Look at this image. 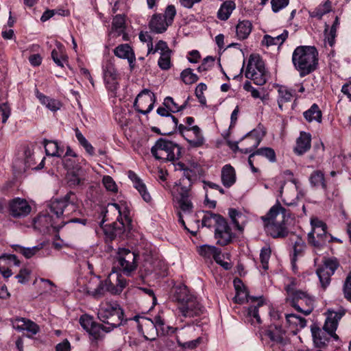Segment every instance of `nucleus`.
I'll use <instances>...</instances> for the list:
<instances>
[{
    "instance_id": "obj_1",
    "label": "nucleus",
    "mask_w": 351,
    "mask_h": 351,
    "mask_svg": "<svg viewBox=\"0 0 351 351\" xmlns=\"http://www.w3.org/2000/svg\"><path fill=\"white\" fill-rule=\"evenodd\" d=\"M75 199V193L69 192L62 198L51 200L48 206L49 213L47 215L39 216L38 223L47 231H50L51 229L58 231L70 222L79 223L85 226L87 223L86 219H69V216L76 210Z\"/></svg>"
},
{
    "instance_id": "obj_2",
    "label": "nucleus",
    "mask_w": 351,
    "mask_h": 351,
    "mask_svg": "<svg viewBox=\"0 0 351 351\" xmlns=\"http://www.w3.org/2000/svg\"><path fill=\"white\" fill-rule=\"evenodd\" d=\"M104 219L100 226L106 238L112 241L117 238H122L125 228L130 225L132 220L129 216L130 212L124 207L123 209L118 204L110 203L102 211Z\"/></svg>"
},
{
    "instance_id": "obj_3",
    "label": "nucleus",
    "mask_w": 351,
    "mask_h": 351,
    "mask_svg": "<svg viewBox=\"0 0 351 351\" xmlns=\"http://www.w3.org/2000/svg\"><path fill=\"white\" fill-rule=\"evenodd\" d=\"M178 169L183 171V175L179 183L173 189V195L179 208L184 213H190L193 209V204L190 199L191 187L196 180L197 175L194 170L185 167L181 162L173 163Z\"/></svg>"
},
{
    "instance_id": "obj_4",
    "label": "nucleus",
    "mask_w": 351,
    "mask_h": 351,
    "mask_svg": "<svg viewBox=\"0 0 351 351\" xmlns=\"http://www.w3.org/2000/svg\"><path fill=\"white\" fill-rule=\"evenodd\" d=\"M326 315V319L322 329L316 326H311L313 342L317 348H321L326 346L330 338H332L335 341L339 339L335 331L338 327L339 320L345 315V311L340 310L336 312L328 309Z\"/></svg>"
},
{
    "instance_id": "obj_5",
    "label": "nucleus",
    "mask_w": 351,
    "mask_h": 351,
    "mask_svg": "<svg viewBox=\"0 0 351 351\" xmlns=\"http://www.w3.org/2000/svg\"><path fill=\"white\" fill-rule=\"evenodd\" d=\"M292 62L300 76L303 77L317 69L318 51L313 46H298L293 52Z\"/></svg>"
},
{
    "instance_id": "obj_6",
    "label": "nucleus",
    "mask_w": 351,
    "mask_h": 351,
    "mask_svg": "<svg viewBox=\"0 0 351 351\" xmlns=\"http://www.w3.org/2000/svg\"><path fill=\"white\" fill-rule=\"evenodd\" d=\"M286 209L279 202L273 206L265 216L261 217L265 232L273 238H284L288 230L284 223Z\"/></svg>"
},
{
    "instance_id": "obj_7",
    "label": "nucleus",
    "mask_w": 351,
    "mask_h": 351,
    "mask_svg": "<svg viewBox=\"0 0 351 351\" xmlns=\"http://www.w3.org/2000/svg\"><path fill=\"white\" fill-rule=\"evenodd\" d=\"M236 291V295L233 300L235 303L243 304L250 302L251 304L247 308V315L256 320V324H261L259 315V308L264 305V299L262 296H250L241 279L237 278L233 281Z\"/></svg>"
},
{
    "instance_id": "obj_8",
    "label": "nucleus",
    "mask_w": 351,
    "mask_h": 351,
    "mask_svg": "<svg viewBox=\"0 0 351 351\" xmlns=\"http://www.w3.org/2000/svg\"><path fill=\"white\" fill-rule=\"evenodd\" d=\"M151 153L156 160L175 162L181 156V147L171 141L160 138L152 147Z\"/></svg>"
},
{
    "instance_id": "obj_9",
    "label": "nucleus",
    "mask_w": 351,
    "mask_h": 351,
    "mask_svg": "<svg viewBox=\"0 0 351 351\" xmlns=\"http://www.w3.org/2000/svg\"><path fill=\"white\" fill-rule=\"evenodd\" d=\"M289 298L290 304L298 312L302 313L305 315H309L314 308V298L309 294L300 290H295L291 286L286 289Z\"/></svg>"
},
{
    "instance_id": "obj_10",
    "label": "nucleus",
    "mask_w": 351,
    "mask_h": 351,
    "mask_svg": "<svg viewBox=\"0 0 351 351\" xmlns=\"http://www.w3.org/2000/svg\"><path fill=\"white\" fill-rule=\"evenodd\" d=\"M245 75L258 86L264 85L267 82L265 65L258 56H250Z\"/></svg>"
},
{
    "instance_id": "obj_11",
    "label": "nucleus",
    "mask_w": 351,
    "mask_h": 351,
    "mask_svg": "<svg viewBox=\"0 0 351 351\" xmlns=\"http://www.w3.org/2000/svg\"><path fill=\"white\" fill-rule=\"evenodd\" d=\"M137 255L126 248H119L117 258L123 272L130 276L131 274L136 270L137 267L136 262Z\"/></svg>"
},
{
    "instance_id": "obj_12",
    "label": "nucleus",
    "mask_w": 351,
    "mask_h": 351,
    "mask_svg": "<svg viewBox=\"0 0 351 351\" xmlns=\"http://www.w3.org/2000/svg\"><path fill=\"white\" fill-rule=\"evenodd\" d=\"M155 101L154 93L148 89H144L135 99L134 108L138 112L147 114L152 110Z\"/></svg>"
},
{
    "instance_id": "obj_13",
    "label": "nucleus",
    "mask_w": 351,
    "mask_h": 351,
    "mask_svg": "<svg viewBox=\"0 0 351 351\" xmlns=\"http://www.w3.org/2000/svg\"><path fill=\"white\" fill-rule=\"evenodd\" d=\"M84 291L95 299L104 297L108 291L106 279L103 280L99 276H90L84 285Z\"/></svg>"
},
{
    "instance_id": "obj_14",
    "label": "nucleus",
    "mask_w": 351,
    "mask_h": 351,
    "mask_svg": "<svg viewBox=\"0 0 351 351\" xmlns=\"http://www.w3.org/2000/svg\"><path fill=\"white\" fill-rule=\"evenodd\" d=\"M235 235L224 217H221L215 229V238L217 243L226 246L232 243Z\"/></svg>"
},
{
    "instance_id": "obj_15",
    "label": "nucleus",
    "mask_w": 351,
    "mask_h": 351,
    "mask_svg": "<svg viewBox=\"0 0 351 351\" xmlns=\"http://www.w3.org/2000/svg\"><path fill=\"white\" fill-rule=\"evenodd\" d=\"M31 210L32 207L25 199L16 197L8 203V211L13 218H24L31 213Z\"/></svg>"
},
{
    "instance_id": "obj_16",
    "label": "nucleus",
    "mask_w": 351,
    "mask_h": 351,
    "mask_svg": "<svg viewBox=\"0 0 351 351\" xmlns=\"http://www.w3.org/2000/svg\"><path fill=\"white\" fill-rule=\"evenodd\" d=\"M338 266L339 263L336 258H327L324 265L317 269V274L324 289L329 285L330 277L335 274Z\"/></svg>"
},
{
    "instance_id": "obj_17",
    "label": "nucleus",
    "mask_w": 351,
    "mask_h": 351,
    "mask_svg": "<svg viewBox=\"0 0 351 351\" xmlns=\"http://www.w3.org/2000/svg\"><path fill=\"white\" fill-rule=\"evenodd\" d=\"M178 310L183 317H193L202 315L204 309L194 295L186 303L179 305Z\"/></svg>"
},
{
    "instance_id": "obj_18",
    "label": "nucleus",
    "mask_w": 351,
    "mask_h": 351,
    "mask_svg": "<svg viewBox=\"0 0 351 351\" xmlns=\"http://www.w3.org/2000/svg\"><path fill=\"white\" fill-rule=\"evenodd\" d=\"M265 335L273 343L272 345H276L282 347L287 345L289 342V339L286 336V332L280 325H271L266 330Z\"/></svg>"
},
{
    "instance_id": "obj_19",
    "label": "nucleus",
    "mask_w": 351,
    "mask_h": 351,
    "mask_svg": "<svg viewBox=\"0 0 351 351\" xmlns=\"http://www.w3.org/2000/svg\"><path fill=\"white\" fill-rule=\"evenodd\" d=\"M106 287L108 288L107 292L111 294H119L122 292L123 289L126 287L127 280L121 274L112 272L109 274L106 279Z\"/></svg>"
},
{
    "instance_id": "obj_20",
    "label": "nucleus",
    "mask_w": 351,
    "mask_h": 351,
    "mask_svg": "<svg viewBox=\"0 0 351 351\" xmlns=\"http://www.w3.org/2000/svg\"><path fill=\"white\" fill-rule=\"evenodd\" d=\"M333 237L327 233V228H321L315 232H310L308 234V242L316 249L319 250L333 241Z\"/></svg>"
},
{
    "instance_id": "obj_21",
    "label": "nucleus",
    "mask_w": 351,
    "mask_h": 351,
    "mask_svg": "<svg viewBox=\"0 0 351 351\" xmlns=\"http://www.w3.org/2000/svg\"><path fill=\"white\" fill-rule=\"evenodd\" d=\"M13 327L19 331L26 330L29 332L31 335H36L40 330L39 326L36 323L30 319L23 317L15 319L13 322Z\"/></svg>"
},
{
    "instance_id": "obj_22",
    "label": "nucleus",
    "mask_w": 351,
    "mask_h": 351,
    "mask_svg": "<svg viewBox=\"0 0 351 351\" xmlns=\"http://www.w3.org/2000/svg\"><path fill=\"white\" fill-rule=\"evenodd\" d=\"M311 147V135L310 133L301 132L296 140V145L293 149L294 152L302 156L308 152Z\"/></svg>"
},
{
    "instance_id": "obj_23",
    "label": "nucleus",
    "mask_w": 351,
    "mask_h": 351,
    "mask_svg": "<svg viewBox=\"0 0 351 351\" xmlns=\"http://www.w3.org/2000/svg\"><path fill=\"white\" fill-rule=\"evenodd\" d=\"M170 25L161 14H155L152 16L149 22V27L151 32L156 34L165 32Z\"/></svg>"
},
{
    "instance_id": "obj_24",
    "label": "nucleus",
    "mask_w": 351,
    "mask_h": 351,
    "mask_svg": "<svg viewBox=\"0 0 351 351\" xmlns=\"http://www.w3.org/2000/svg\"><path fill=\"white\" fill-rule=\"evenodd\" d=\"M128 173V178L131 180L134 188L138 191L144 201L149 202L152 200V197L147 191L145 184L134 171H129Z\"/></svg>"
},
{
    "instance_id": "obj_25",
    "label": "nucleus",
    "mask_w": 351,
    "mask_h": 351,
    "mask_svg": "<svg viewBox=\"0 0 351 351\" xmlns=\"http://www.w3.org/2000/svg\"><path fill=\"white\" fill-rule=\"evenodd\" d=\"M114 313V316L110 317L105 321H101L103 323L108 325L106 326L104 328L106 332L112 331L114 328L119 327L128 320L127 319H123L124 312L122 308H118Z\"/></svg>"
},
{
    "instance_id": "obj_26",
    "label": "nucleus",
    "mask_w": 351,
    "mask_h": 351,
    "mask_svg": "<svg viewBox=\"0 0 351 351\" xmlns=\"http://www.w3.org/2000/svg\"><path fill=\"white\" fill-rule=\"evenodd\" d=\"M169 110L165 107H159L156 112L158 114H159L161 117H167L168 119L167 120V125L168 127L165 128L166 132L163 133V134H171L176 132L177 126H178V119L173 116L169 112Z\"/></svg>"
},
{
    "instance_id": "obj_27",
    "label": "nucleus",
    "mask_w": 351,
    "mask_h": 351,
    "mask_svg": "<svg viewBox=\"0 0 351 351\" xmlns=\"http://www.w3.org/2000/svg\"><path fill=\"white\" fill-rule=\"evenodd\" d=\"M139 327H144L146 335H144L145 339L149 341H154L160 334L156 328V325L152 322V319L143 317L141 323L138 324Z\"/></svg>"
},
{
    "instance_id": "obj_28",
    "label": "nucleus",
    "mask_w": 351,
    "mask_h": 351,
    "mask_svg": "<svg viewBox=\"0 0 351 351\" xmlns=\"http://www.w3.org/2000/svg\"><path fill=\"white\" fill-rule=\"evenodd\" d=\"M118 308H121L117 302H106L98 311V318L100 321H105L110 317L114 316V313L117 312Z\"/></svg>"
},
{
    "instance_id": "obj_29",
    "label": "nucleus",
    "mask_w": 351,
    "mask_h": 351,
    "mask_svg": "<svg viewBox=\"0 0 351 351\" xmlns=\"http://www.w3.org/2000/svg\"><path fill=\"white\" fill-rule=\"evenodd\" d=\"M221 179L223 185L229 188L236 182L234 169L230 165H226L221 169Z\"/></svg>"
},
{
    "instance_id": "obj_30",
    "label": "nucleus",
    "mask_w": 351,
    "mask_h": 351,
    "mask_svg": "<svg viewBox=\"0 0 351 351\" xmlns=\"http://www.w3.org/2000/svg\"><path fill=\"white\" fill-rule=\"evenodd\" d=\"M291 241L293 244V254L291 262L294 264L298 257L303 256L306 249V243L300 237L295 234L291 238Z\"/></svg>"
},
{
    "instance_id": "obj_31",
    "label": "nucleus",
    "mask_w": 351,
    "mask_h": 351,
    "mask_svg": "<svg viewBox=\"0 0 351 351\" xmlns=\"http://www.w3.org/2000/svg\"><path fill=\"white\" fill-rule=\"evenodd\" d=\"M43 144L45 147V153L47 156L62 157L64 149L58 145L57 141L44 139Z\"/></svg>"
},
{
    "instance_id": "obj_32",
    "label": "nucleus",
    "mask_w": 351,
    "mask_h": 351,
    "mask_svg": "<svg viewBox=\"0 0 351 351\" xmlns=\"http://www.w3.org/2000/svg\"><path fill=\"white\" fill-rule=\"evenodd\" d=\"M194 296L186 286L180 285L175 288L173 299L179 303V305L186 303L188 300Z\"/></svg>"
},
{
    "instance_id": "obj_33",
    "label": "nucleus",
    "mask_w": 351,
    "mask_h": 351,
    "mask_svg": "<svg viewBox=\"0 0 351 351\" xmlns=\"http://www.w3.org/2000/svg\"><path fill=\"white\" fill-rule=\"evenodd\" d=\"M303 116L309 123L316 121L320 123L322 121V112L317 104H313L308 110L304 112Z\"/></svg>"
},
{
    "instance_id": "obj_34",
    "label": "nucleus",
    "mask_w": 351,
    "mask_h": 351,
    "mask_svg": "<svg viewBox=\"0 0 351 351\" xmlns=\"http://www.w3.org/2000/svg\"><path fill=\"white\" fill-rule=\"evenodd\" d=\"M288 36L289 32L286 29H284L282 33L279 35L271 36L266 34L263 36V43L267 47L271 45H281L288 38Z\"/></svg>"
},
{
    "instance_id": "obj_35",
    "label": "nucleus",
    "mask_w": 351,
    "mask_h": 351,
    "mask_svg": "<svg viewBox=\"0 0 351 351\" xmlns=\"http://www.w3.org/2000/svg\"><path fill=\"white\" fill-rule=\"evenodd\" d=\"M36 97L43 105H45L51 111L56 112L60 109L62 106V104L60 101L50 98L38 91L36 93Z\"/></svg>"
},
{
    "instance_id": "obj_36",
    "label": "nucleus",
    "mask_w": 351,
    "mask_h": 351,
    "mask_svg": "<svg viewBox=\"0 0 351 351\" xmlns=\"http://www.w3.org/2000/svg\"><path fill=\"white\" fill-rule=\"evenodd\" d=\"M245 138L248 141V145H250L249 147L242 148L240 152L243 154H251L261 143V138L256 134L254 131H251L247 133L245 136Z\"/></svg>"
},
{
    "instance_id": "obj_37",
    "label": "nucleus",
    "mask_w": 351,
    "mask_h": 351,
    "mask_svg": "<svg viewBox=\"0 0 351 351\" xmlns=\"http://www.w3.org/2000/svg\"><path fill=\"white\" fill-rule=\"evenodd\" d=\"M189 132H192L193 138H186L189 145L193 147H199L204 143V138L201 132L200 128L197 125L189 127Z\"/></svg>"
},
{
    "instance_id": "obj_38",
    "label": "nucleus",
    "mask_w": 351,
    "mask_h": 351,
    "mask_svg": "<svg viewBox=\"0 0 351 351\" xmlns=\"http://www.w3.org/2000/svg\"><path fill=\"white\" fill-rule=\"evenodd\" d=\"M252 29V24L248 20L239 21L236 27L237 36L240 40L246 39Z\"/></svg>"
},
{
    "instance_id": "obj_39",
    "label": "nucleus",
    "mask_w": 351,
    "mask_h": 351,
    "mask_svg": "<svg viewBox=\"0 0 351 351\" xmlns=\"http://www.w3.org/2000/svg\"><path fill=\"white\" fill-rule=\"evenodd\" d=\"M22 161L19 160H16L13 165V168L15 171L18 173H22L25 172L28 169H33L34 165V159L32 158L30 151L25 152V159L24 160V165L23 167H21L19 163H21Z\"/></svg>"
},
{
    "instance_id": "obj_40",
    "label": "nucleus",
    "mask_w": 351,
    "mask_h": 351,
    "mask_svg": "<svg viewBox=\"0 0 351 351\" xmlns=\"http://www.w3.org/2000/svg\"><path fill=\"white\" fill-rule=\"evenodd\" d=\"M51 58L58 66L61 67L64 66V63L66 62V57L64 52V47L61 43H58L56 48L52 50Z\"/></svg>"
},
{
    "instance_id": "obj_41",
    "label": "nucleus",
    "mask_w": 351,
    "mask_h": 351,
    "mask_svg": "<svg viewBox=\"0 0 351 351\" xmlns=\"http://www.w3.org/2000/svg\"><path fill=\"white\" fill-rule=\"evenodd\" d=\"M5 260H7L9 262V263H13L14 265L16 266L19 265L20 261L14 254L0 257V272L5 278H8L12 276V273L9 268H6L5 266L1 265V261H4Z\"/></svg>"
},
{
    "instance_id": "obj_42",
    "label": "nucleus",
    "mask_w": 351,
    "mask_h": 351,
    "mask_svg": "<svg viewBox=\"0 0 351 351\" xmlns=\"http://www.w3.org/2000/svg\"><path fill=\"white\" fill-rule=\"evenodd\" d=\"M309 181L311 184L313 186L321 187L324 190L327 189L324 174L322 171H314L309 178Z\"/></svg>"
},
{
    "instance_id": "obj_43",
    "label": "nucleus",
    "mask_w": 351,
    "mask_h": 351,
    "mask_svg": "<svg viewBox=\"0 0 351 351\" xmlns=\"http://www.w3.org/2000/svg\"><path fill=\"white\" fill-rule=\"evenodd\" d=\"M234 8L235 4L233 1H228L224 2L217 12V17L222 21L227 20Z\"/></svg>"
},
{
    "instance_id": "obj_44",
    "label": "nucleus",
    "mask_w": 351,
    "mask_h": 351,
    "mask_svg": "<svg viewBox=\"0 0 351 351\" xmlns=\"http://www.w3.org/2000/svg\"><path fill=\"white\" fill-rule=\"evenodd\" d=\"M104 78L119 77V73L112 59L107 60L103 64Z\"/></svg>"
},
{
    "instance_id": "obj_45",
    "label": "nucleus",
    "mask_w": 351,
    "mask_h": 351,
    "mask_svg": "<svg viewBox=\"0 0 351 351\" xmlns=\"http://www.w3.org/2000/svg\"><path fill=\"white\" fill-rule=\"evenodd\" d=\"M105 326L99 323L95 322L94 324L89 328L87 332L89 334L91 340L98 341L104 337L105 335Z\"/></svg>"
},
{
    "instance_id": "obj_46",
    "label": "nucleus",
    "mask_w": 351,
    "mask_h": 351,
    "mask_svg": "<svg viewBox=\"0 0 351 351\" xmlns=\"http://www.w3.org/2000/svg\"><path fill=\"white\" fill-rule=\"evenodd\" d=\"M221 217L222 216L219 214H215L210 211H206L204 213L202 219V226L208 228H210L212 226L216 227Z\"/></svg>"
},
{
    "instance_id": "obj_47",
    "label": "nucleus",
    "mask_w": 351,
    "mask_h": 351,
    "mask_svg": "<svg viewBox=\"0 0 351 351\" xmlns=\"http://www.w3.org/2000/svg\"><path fill=\"white\" fill-rule=\"evenodd\" d=\"M286 322L289 326L300 327L303 328L306 326V320L295 314H286Z\"/></svg>"
},
{
    "instance_id": "obj_48",
    "label": "nucleus",
    "mask_w": 351,
    "mask_h": 351,
    "mask_svg": "<svg viewBox=\"0 0 351 351\" xmlns=\"http://www.w3.org/2000/svg\"><path fill=\"white\" fill-rule=\"evenodd\" d=\"M330 10L331 2L327 0L323 4L318 5L313 11L311 12L310 16L313 18L320 19L324 14L328 13Z\"/></svg>"
},
{
    "instance_id": "obj_49",
    "label": "nucleus",
    "mask_w": 351,
    "mask_h": 351,
    "mask_svg": "<svg viewBox=\"0 0 351 351\" xmlns=\"http://www.w3.org/2000/svg\"><path fill=\"white\" fill-rule=\"evenodd\" d=\"M114 53L119 58L127 59L134 53L128 44H121L114 49Z\"/></svg>"
},
{
    "instance_id": "obj_50",
    "label": "nucleus",
    "mask_w": 351,
    "mask_h": 351,
    "mask_svg": "<svg viewBox=\"0 0 351 351\" xmlns=\"http://www.w3.org/2000/svg\"><path fill=\"white\" fill-rule=\"evenodd\" d=\"M75 136L77 139L80 145H82L86 152L90 156L94 155L95 149L92 146V145L87 141V139L84 136L82 132L79 130L78 128H75Z\"/></svg>"
},
{
    "instance_id": "obj_51",
    "label": "nucleus",
    "mask_w": 351,
    "mask_h": 351,
    "mask_svg": "<svg viewBox=\"0 0 351 351\" xmlns=\"http://www.w3.org/2000/svg\"><path fill=\"white\" fill-rule=\"evenodd\" d=\"M125 28V20L124 16L117 14L112 19V29L118 32V35L124 32Z\"/></svg>"
},
{
    "instance_id": "obj_52",
    "label": "nucleus",
    "mask_w": 351,
    "mask_h": 351,
    "mask_svg": "<svg viewBox=\"0 0 351 351\" xmlns=\"http://www.w3.org/2000/svg\"><path fill=\"white\" fill-rule=\"evenodd\" d=\"M293 97L291 90L287 89L285 87H280L278 89V104L280 109L282 108L283 104L290 101Z\"/></svg>"
},
{
    "instance_id": "obj_53",
    "label": "nucleus",
    "mask_w": 351,
    "mask_h": 351,
    "mask_svg": "<svg viewBox=\"0 0 351 351\" xmlns=\"http://www.w3.org/2000/svg\"><path fill=\"white\" fill-rule=\"evenodd\" d=\"M119 78L120 77L104 78L106 88L111 93V95L113 97L117 96V90L119 88Z\"/></svg>"
},
{
    "instance_id": "obj_54",
    "label": "nucleus",
    "mask_w": 351,
    "mask_h": 351,
    "mask_svg": "<svg viewBox=\"0 0 351 351\" xmlns=\"http://www.w3.org/2000/svg\"><path fill=\"white\" fill-rule=\"evenodd\" d=\"M254 153L256 156L258 155L266 158L271 162H274L276 160V153L271 147H261L254 151Z\"/></svg>"
},
{
    "instance_id": "obj_55",
    "label": "nucleus",
    "mask_w": 351,
    "mask_h": 351,
    "mask_svg": "<svg viewBox=\"0 0 351 351\" xmlns=\"http://www.w3.org/2000/svg\"><path fill=\"white\" fill-rule=\"evenodd\" d=\"M180 77L186 84H192L199 80L198 76L189 68L182 71Z\"/></svg>"
},
{
    "instance_id": "obj_56",
    "label": "nucleus",
    "mask_w": 351,
    "mask_h": 351,
    "mask_svg": "<svg viewBox=\"0 0 351 351\" xmlns=\"http://www.w3.org/2000/svg\"><path fill=\"white\" fill-rule=\"evenodd\" d=\"M171 53H160V57L158 59V64L162 70H168L171 67Z\"/></svg>"
},
{
    "instance_id": "obj_57",
    "label": "nucleus",
    "mask_w": 351,
    "mask_h": 351,
    "mask_svg": "<svg viewBox=\"0 0 351 351\" xmlns=\"http://www.w3.org/2000/svg\"><path fill=\"white\" fill-rule=\"evenodd\" d=\"M19 251L21 252L25 258H30L34 255H35L40 249L43 247V245H38L36 246H34L32 247H23L21 246H18Z\"/></svg>"
},
{
    "instance_id": "obj_58",
    "label": "nucleus",
    "mask_w": 351,
    "mask_h": 351,
    "mask_svg": "<svg viewBox=\"0 0 351 351\" xmlns=\"http://www.w3.org/2000/svg\"><path fill=\"white\" fill-rule=\"evenodd\" d=\"M199 254L207 259H211L213 254L216 252V247L214 245H203L199 248Z\"/></svg>"
},
{
    "instance_id": "obj_59",
    "label": "nucleus",
    "mask_w": 351,
    "mask_h": 351,
    "mask_svg": "<svg viewBox=\"0 0 351 351\" xmlns=\"http://www.w3.org/2000/svg\"><path fill=\"white\" fill-rule=\"evenodd\" d=\"M271 256V250L269 247H263L261 250L260 259L262 267L264 270H267L269 267L268 263Z\"/></svg>"
},
{
    "instance_id": "obj_60",
    "label": "nucleus",
    "mask_w": 351,
    "mask_h": 351,
    "mask_svg": "<svg viewBox=\"0 0 351 351\" xmlns=\"http://www.w3.org/2000/svg\"><path fill=\"white\" fill-rule=\"evenodd\" d=\"M228 215L235 228L239 231H242L243 228L237 220L238 218L242 217V214L235 208H230L228 210Z\"/></svg>"
},
{
    "instance_id": "obj_61",
    "label": "nucleus",
    "mask_w": 351,
    "mask_h": 351,
    "mask_svg": "<svg viewBox=\"0 0 351 351\" xmlns=\"http://www.w3.org/2000/svg\"><path fill=\"white\" fill-rule=\"evenodd\" d=\"M343 291L344 297L351 302V271H350L344 281Z\"/></svg>"
},
{
    "instance_id": "obj_62",
    "label": "nucleus",
    "mask_w": 351,
    "mask_h": 351,
    "mask_svg": "<svg viewBox=\"0 0 351 351\" xmlns=\"http://www.w3.org/2000/svg\"><path fill=\"white\" fill-rule=\"evenodd\" d=\"M95 322L93 320V318L86 314L82 315L80 318V324L83 329H84L86 332L94 324Z\"/></svg>"
},
{
    "instance_id": "obj_63",
    "label": "nucleus",
    "mask_w": 351,
    "mask_h": 351,
    "mask_svg": "<svg viewBox=\"0 0 351 351\" xmlns=\"http://www.w3.org/2000/svg\"><path fill=\"white\" fill-rule=\"evenodd\" d=\"M206 88L207 86L204 83H199L195 88V95L199 99V101L203 105H206V99L204 95V91H205Z\"/></svg>"
},
{
    "instance_id": "obj_64",
    "label": "nucleus",
    "mask_w": 351,
    "mask_h": 351,
    "mask_svg": "<svg viewBox=\"0 0 351 351\" xmlns=\"http://www.w3.org/2000/svg\"><path fill=\"white\" fill-rule=\"evenodd\" d=\"M176 14V10L175 6L173 5H169L167 7L165 14H162V16L166 19L167 23L171 25L173 23Z\"/></svg>"
}]
</instances>
